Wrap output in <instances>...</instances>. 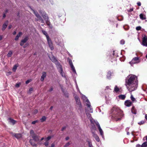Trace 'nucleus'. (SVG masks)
I'll return each instance as SVG.
<instances>
[{
    "mask_svg": "<svg viewBox=\"0 0 147 147\" xmlns=\"http://www.w3.org/2000/svg\"><path fill=\"white\" fill-rule=\"evenodd\" d=\"M112 110L113 113V117L114 119L117 121L120 120L121 119V117L123 116L122 111L119 108L116 107H113Z\"/></svg>",
    "mask_w": 147,
    "mask_h": 147,
    "instance_id": "obj_1",
    "label": "nucleus"
},
{
    "mask_svg": "<svg viewBox=\"0 0 147 147\" xmlns=\"http://www.w3.org/2000/svg\"><path fill=\"white\" fill-rule=\"evenodd\" d=\"M136 76L134 75H130L128 76V79L126 80L125 86L131 85L135 83H137V81L136 79Z\"/></svg>",
    "mask_w": 147,
    "mask_h": 147,
    "instance_id": "obj_2",
    "label": "nucleus"
},
{
    "mask_svg": "<svg viewBox=\"0 0 147 147\" xmlns=\"http://www.w3.org/2000/svg\"><path fill=\"white\" fill-rule=\"evenodd\" d=\"M138 82L135 83L131 85H127L126 87L128 90L130 91H132L135 90L137 87Z\"/></svg>",
    "mask_w": 147,
    "mask_h": 147,
    "instance_id": "obj_3",
    "label": "nucleus"
},
{
    "mask_svg": "<svg viewBox=\"0 0 147 147\" xmlns=\"http://www.w3.org/2000/svg\"><path fill=\"white\" fill-rule=\"evenodd\" d=\"M67 59V61H68L69 64L71 69L73 71V72L75 74H76V71L75 70V67L73 65L71 60L69 58H68Z\"/></svg>",
    "mask_w": 147,
    "mask_h": 147,
    "instance_id": "obj_4",
    "label": "nucleus"
},
{
    "mask_svg": "<svg viewBox=\"0 0 147 147\" xmlns=\"http://www.w3.org/2000/svg\"><path fill=\"white\" fill-rule=\"evenodd\" d=\"M76 100V103L79 107V109H80L82 107L81 104L80 102V98L78 96H76L75 98Z\"/></svg>",
    "mask_w": 147,
    "mask_h": 147,
    "instance_id": "obj_5",
    "label": "nucleus"
},
{
    "mask_svg": "<svg viewBox=\"0 0 147 147\" xmlns=\"http://www.w3.org/2000/svg\"><path fill=\"white\" fill-rule=\"evenodd\" d=\"M28 36H25V37L24 39L22 40L20 43V45H21V46H23L24 43H26L28 40Z\"/></svg>",
    "mask_w": 147,
    "mask_h": 147,
    "instance_id": "obj_6",
    "label": "nucleus"
},
{
    "mask_svg": "<svg viewBox=\"0 0 147 147\" xmlns=\"http://www.w3.org/2000/svg\"><path fill=\"white\" fill-rule=\"evenodd\" d=\"M47 39L49 47L51 50H53L54 49V47L51 39L49 38Z\"/></svg>",
    "mask_w": 147,
    "mask_h": 147,
    "instance_id": "obj_7",
    "label": "nucleus"
},
{
    "mask_svg": "<svg viewBox=\"0 0 147 147\" xmlns=\"http://www.w3.org/2000/svg\"><path fill=\"white\" fill-rule=\"evenodd\" d=\"M147 38L146 36L144 37L142 39V45L143 46L147 47Z\"/></svg>",
    "mask_w": 147,
    "mask_h": 147,
    "instance_id": "obj_8",
    "label": "nucleus"
},
{
    "mask_svg": "<svg viewBox=\"0 0 147 147\" xmlns=\"http://www.w3.org/2000/svg\"><path fill=\"white\" fill-rule=\"evenodd\" d=\"M32 138H33V140L36 142H37L39 140V138L38 136L36 134H34L31 136Z\"/></svg>",
    "mask_w": 147,
    "mask_h": 147,
    "instance_id": "obj_9",
    "label": "nucleus"
},
{
    "mask_svg": "<svg viewBox=\"0 0 147 147\" xmlns=\"http://www.w3.org/2000/svg\"><path fill=\"white\" fill-rule=\"evenodd\" d=\"M47 76L46 73L45 72H43L42 73V75L41 76L40 80L41 81L43 82L45 78Z\"/></svg>",
    "mask_w": 147,
    "mask_h": 147,
    "instance_id": "obj_10",
    "label": "nucleus"
},
{
    "mask_svg": "<svg viewBox=\"0 0 147 147\" xmlns=\"http://www.w3.org/2000/svg\"><path fill=\"white\" fill-rule=\"evenodd\" d=\"M92 133L93 136L95 138L96 140L98 142H99L100 141V139L97 135L94 132L92 131Z\"/></svg>",
    "mask_w": 147,
    "mask_h": 147,
    "instance_id": "obj_11",
    "label": "nucleus"
},
{
    "mask_svg": "<svg viewBox=\"0 0 147 147\" xmlns=\"http://www.w3.org/2000/svg\"><path fill=\"white\" fill-rule=\"evenodd\" d=\"M8 24V21L7 20L3 24L2 26V30L3 31H4L5 30V28H7V25Z\"/></svg>",
    "mask_w": 147,
    "mask_h": 147,
    "instance_id": "obj_12",
    "label": "nucleus"
},
{
    "mask_svg": "<svg viewBox=\"0 0 147 147\" xmlns=\"http://www.w3.org/2000/svg\"><path fill=\"white\" fill-rule=\"evenodd\" d=\"M85 101L86 102V104L87 106H88V107H89V108H90V112L91 113H92V109L90 108V106H91V105H90V103L89 102V101L88 99H86V100Z\"/></svg>",
    "mask_w": 147,
    "mask_h": 147,
    "instance_id": "obj_13",
    "label": "nucleus"
},
{
    "mask_svg": "<svg viewBox=\"0 0 147 147\" xmlns=\"http://www.w3.org/2000/svg\"><path fill=\"white\" fill-rule=\"evenodd\" d=\"M132 104L131 102L129 100H127L125 102V105L127 107L130 106Z\"/></svg>",
    "mask_w": 147,
    "mask_h": 147,
    "instance_id": "obj_14",
    "label": "nucleus"
},
{
    "mask_svg": "<svg viewBox=\"0 0 147 147\" xmlns=\"http://www.w3.org/2000/svg\"><path fill=\"white\" fill-rule=\"evenodd\" d=\"M23 34L21 32H19L18 34H17L15 38V40L17 41L18 40L19 38L22 36Z\"/></svg>",
    "mask_w": 147,
    "mask_h": 147,
    "instance_id": "obj_15",
    "label": "nucleus"
},
{
    "mask_svg": "<svg viewBox=\"0 0 147 147\" xmlns=\"http://www.w3.org/2000/svg\"><path fill=\"white\" fill-rule=\"evenodd\" d=\"M55 64L56 65L57 67V69H61L62 71V67L61 65L60 64L59 62L57 61V62L55 63Z\"/></svg>",
    "mask_w": 147,
    "mask_h": 147,
    "instance_id": "obj_16",
    "label": "nucleus"
},
{
    "mask_svg": "<svg viewBox=\"0 0 147 147\" xmlns=\"http://www.w3.org/2000/svg\"><path fill=\"white\" fill-rule=\"evenodd\" d=\"M86 142L88 143V147H93L91 140L89 139H87L86 140Z\"/></svg>",
    "mask_w": 147,
    "mask_h": 147,
    "instance_id": "obj_17",
    "label": "nucleus"
},
{
    "mask_svg": "<svg viewBox=\"0 0 147 147\" xmlns=\"http://www.w3.org/2000/svg\"><path fill=\"white\" fill-rule=\"evenodd\" d=\"M50 58L53 62L55 63L57 61L55 57L54 56H52L51 57H50Z\"/></svg>",
    "mask_w": 147,
    "mask_h": 147,
    "instance_id": "obj_18",
    "label": "nucleus"
},
{
    "mask_svg": "<svg viewBox=\"0 0 147 147\" xmlns=\"http://www.w3.org/2000/svg\"><path fill=\"white\" fill-rule=\"evenodd\" d=\"M29 142L30 144L33 146H35L37 147V144H35L33 141V140L32 139H30L29 141Z\"/></svg>",
    "mask_w": 147,
    "mask_h": 147,
    "instance_id": "obj_19",
    "label": "nucleus"
},
{
    "mask_svg": "<svg viewBox=\"0 0 147 147\" xmlns=\"http://www.w3.org/2000/svg\"><path fill=\"white\" fill-rule=\"evenodd\" d=\"M13 135L17 139L20 138L22 136L21 134H14Z\"/></svg>",
    "mask_w": 147,
    "mask_h": 147,
    "instance_id": "obj_20",
    "label": "nucleus"
},
{
    "mask_svg": "<svg viewBox=\"0 0 147 147\" xmlns=\"http://www.w3.org/2000/svg\"><path fill=\"white\" fill-rule=\"evenodd\" d=\"M42 17L43 18L45 21H47L48 20H49V18L48 16L45 13L44 14L42 15Z\"/></svg>",
    "mask_w": 147,
    "mask_h": 147,
    "instance_id": "obj_21",
    "label": "nucleus"
},
{
    "mask_svg": "<svg viewBox=\"0 0 147 147\" xmlns=\"http://www.w3.org/2000/svg\"><path fill=\"white\" fill-rule=\"evenodd\" d=\"M140 18L142 20H144L146 19V16L144 15L143 14L141 13L140 15Z\"/></svg>",
    "mask_w": 147,
    "mask_h": 147,
    "instance_id": "obj_22",
    "label": "nucleus"
},
{
    "mask_svg": "<svg viewBox=\"0 0 147 147\" xmlns=\"http://www.w3.org/2000/svg\"><path fill=\"white\" fill-rule=\"evenodd\" d=\"M42 32L45 35L47 39L49 38V36L47 34V33L46 32V31L44 30H42Z\"/></svg>",
    "mask_w": 147,
    "mask_h": 147,
    "instance_id": "obj_23",
    "label": "nucleus"
},
{
    "mask_svg": "<svg viewBox=\"0 0 147 147\" xmlns=\"http://www.w3.org/2000/svg\"><path fill=\"white\" fill-rule=\"evenodd\" d=\"M32 10L33 11L35 15L38 18L40 16L37 12L35 11L34 10L32 9Z\"/></svg>",
    "mask_w": 147,
    "mask_h": 147,
    "instance_id": "obj_24",
    "label": "nucleus"
},
{
    "mask_svg": "<svg viewBox=\"0 0 147 147\" xmlns=\"http://www.w3.org/2000/svg\"><path fill=\"white\" fill-rule=\"evenodd\" d=\"M118 97L121 100L125 99L126 96L124 95H121L119 96Z\"/></svg>",
    "mask_w": 147,
    "mask_h": 147,
    "instance_id": "obj_25",
    "label": "nucleus"
},
{
    "mask_svg": "<svg viewBox=\"0 0 147 147\" xmlns=\"http://www.w3.org/2000/svg\"><path fill=\"white\" fill-rule=\"evenodd\" d=\"M46 117L45 116H43L42 118L40 119V121L41 122H43L46 121Z\"/></svg>",
    "mask_w": 147,
    "mask_h": 147,
    "instance_id": "obj_26",
    "label": "nucleus"
},
{
    "mask_svg": "<svg viewBox=\"0 0 147 147\" xmlns=\"http://www.w3.org/2000/svg\"><path fill=\"white\" fill-rule=\"evenodd\" d=\"M131 112L132 113L135 114L136 113V111L134 107H133L131 109Z\"/></svg>",
    "mask_w": 147,
    "mask_h": 147,
    "instance_id": "obj_27",
    "label": "nucleus"
},
{
    "mask_svg": "<svg viewBox=\"0 0 147 147\" xmlns=\"http://www.w3.org/2000/svg\"><path fill=\"white\" fill-rule=\"evenodd\" d=\"M46 22L47 25L48 26H49L50 27V28H52V27H53L51 25L50 26L51 24H50V22L49 21V20H48L47 21H46Z\"/></svg>",
    "mask_w": 147,
    "mask_h": 147,
    "instance_id": "obj_28",
    "label": "nucleus"
},
{
    "mask_svg": "<svg viewBox=\"0 0 147 147\" xmlns=\"http://www.w3.org/2000/svg\"><path fill=\"white\" fill-rule=\"evenodd\" d=\"M8 119L9 120L10 122L12 123L13 125L15 123L16 121L15 120L12 119L10 118H9Z\"/></svg>",
    "mask_w": 147,
    "mask_h": 147,
    "instance_id": "obj_29",
    "label": "nucleus"
},
{
    "mask_svg": "<svg viewBox=\"0 0 147 147\" xmlns=\"http://www.w3.org/2000/svg\"><path fill=\"white\" fill-rule=\"evenodd\" d=\"M119 91V89L118 87L117 86H115L114 89V91L116 92H117Z\"/></svg>",
    "mask_w": 147,
    "mask_h": 147,
    "instance_id": "obj_30",
    "label": "nucleus"
},
{
    "mask_svg": "<svg viewBox=\"0 0 147 147\" xmlns=\"http://www.w3.org/2000/svg\"><path fill=\"white\" fill-rule=\"evenodd\" d=\"M64 95L65 97L68 98L69 97V94L67 91H63Z\"/></svg>",
    "mask_w": 147,
    "mask_h": 147,
    "instance_id": "obj_31",
    "label": "nucleus"
},
{
    "mask_svg": "<svg viewBox=\"0 0 147 147\" xmlns=\"http://www.w3.org/2000/svg\"><path fill=\"white\" fill-rule=\"evenodd\" d=\"M112 74V73L110 71H109L108 72L107 76V77L109 79L110 77L111 76Z\"/></svg>",
    "mask_w": 147,
    "mask_h": 147,
    "instance_id": "obj_32",
    "label": "nucleus"
},
{
    "mask_svg": "<svg viewBox=\"0 0 147 147\" xmlns=\"http://www.w3.org/2000/svg\"><path fill=\"white\" fill-rule=\"evenodd\" d=\"M147 146V142H145L141 145V147H146Z\"/></svg>",
    "mask_w": 147,
    "mask_h": 147,
    "instance_id": "obj_33",
    "label": "nucleus"
},
{
    "mask_svg": "<svg viewBox=\"0 0 147 147\" xmlns=\"http://www.w3.org/2000/svg\"><path fill=\"white\" fill-rule=\"evenodd\" d=\"M98 128L99 129V131L100 132V135L102 136L103 134V132L102 129H101L100 127H98Z\"/></svg>",
    "mask_w": 147,
    "mask_h": 147,
    "instance_id": "obj_34",
    "label": "nucleus"
},
{
    "mask_svg": "<svg viewBox=\"0 0 147 147\" xmlns=\"http://www.w3.org/2000/svg\"><path fill=\"white\" fill-rule=\"evenodd\" d=\"M98 128L99 129V131L100 132V135L102 136L103 134V132L102 129H101L100 127H98Z\"/></svg>",
    "mask_w": 147,
    "mask_h": 147,
    "instance_id": "obj_35",
    "label": "nucleus"
},
{
    "mask_svg": "<svg viewBox=\"0 0 147 147\" xmlns=\"http://www.w3.org/2000/svg\"><path fill=\"white\" fill-rule=\"evenodd\" d=\"M12 54V52L11 51L9 52L8 53L7 55V56L8 57H10Z\"/></svg>",
    "mask_w": 147,
    "mask_h": 147,
    "instance_id": "obj_36",
    "label": "nucleus"
},
{
    "mask_svg": "<svg viewBox=\"0 0 147 147\" xmlns=\"http://www.w3.org/2000/svg\"><path fill=\"white\" fill-rule=\"evenodd\" d=\"M138 62H138L135 61H133V60H132V61H131L129 63H130V64H131V65H132V64H135V63H137Z\"/></svg>",
    "mask_w": 147,
    "mask_h": 147,
    "instance_id": "obj_37",
    "label": "nucleus"
},
{
    "mask_svg": "<svg viewBox=\"0 0 147 147\" xmlns=\"http://www.w3.org/2000/svg\"><path fill=\"white\" fill-rule=\"evenodd\" d=\"M139 58L138 57H135L134 58H133L132 59L133 61H135L138 62V61L139 60Z\"/></svg>",
    "mask_w": 147,
    "mask_h": 147,
    "instance_id": "obj_38",
    "label": "nucleus"
},
{
    "mask_svg": "<svg viewBox=\"0 0 147 147\" xmlns=\"http://www.w3.org/2000/svg\"><path fill=\"white\" fill-rule=\"evenodd\" d=\"M17 66L16 65H14L13 68V69H12L13 71L15 72L16 71V69L17 68Z\"/></svg>",
    "mask_w": 147,
    "mask_h": 147,
    "instance_id": "obj_39",
    "label": "nucleus"
},
{
    "mask_svg": "<svg viewBox=\"0 0 147 147\" xmlns=\"http://www.w3.org/2000/svg\"><path fill=\"white\" fill-rule=\"evenodd\" d=\"M39 12L41 14L42 16V15L44 14H45V13L44 11L41 10H39Z\"/></svg>",
    "mask_w": 147,
    "mask_h": 147,
    "instance_id": "obj_40",
    "label": "nucleus"
},
{
    "mask_svg": "<svg viewBox=\"0 0 147 147\" xmlns=\"http://www.w3.org/2000/svg\"><path fill=\"white\" fill-rule=\"evenodd\" d=\"M33 90V88H30L29 91L28 92V93L30 94L32 93V92Z\"/></svg>",
    "mask_w": 147,
    "mask_h": 147,
    "instance_id": "obj_41",
    "label": "nucleus"
},
{
    "mask_svg": "<svg viewBox=\"0 0 147 147\" xmlns=\"http://www.w3.org/2000/svg\"><path fill=\"white\" fill-rule=\"evenodd\" d=\"M131 99L132 101H134L135 100V99L134 97L132 95H131Z\"/></svg>",
    "mask_w": 147,
    "mask_h": 147,
    "instance_id": "obj_42",
    "label": "nucleus"
},
{
    "mask_svg": "<svg viewBox=\"0 0 147 147\" xmlns=\"http://www.w3.org/2000/svg\"><path fill=\"white\" fill-rule=\"evenodd\" d=\"M49 142L48 141H46V142L44 143V144L46 146H48Z\"/></svg>",
    "mask_w": 147,
    "mask_h": 147,
    "instance_id": "obj_43",
    "label": "nucleus"
},
{
    "mask_svg": "<svg viewBox=\"0 0 147 147\" xmlns=\"http://www.w3.org/2000/svg\"><path fill=\"white\" fill-rule=\"evenodd\" d=\"M21 83H17L15 85V87L16 88H18L20 86V85H21Z\"/></svg>",
    "mask_w": 147,
    "mask_h": 147,
    "instance_id": "obj_44",
    "label": "nucleus"
},
{
    "mask_svg": "<svg viewBox=\"0 0 147 147\" xmlns=\"http://www.w3.org/2000/svg\"><path fill=\"white\" fill-rule=\"evenodd\" d=\"M38 121H39L38 120H35V121H32V124H34L38 122Z\"/></svg>",
    "mask_w": 147,
    "mask_h": 147,
    "instance_id": "obj_45",
    "label": "nucleus"
},
{
    "mask_svg": "<svg viewBox=\"0 0 147 147\" xmlns=\"http://www.w3.org/2000/svg\"><path fill=\"white\" fill-rule=\"evenodd\" d=\"M51 138V137L50 136H49L45 139V140L48 141L50 140Z\"/></svg>",
    "mask_w": 147,
    "mask_h": 147,
    "instance_id": "obj_46",
    "label": "nucleus"
},
{
    "mask_svg": "<svg viewBox=\"0 0 147 147\" xmlns=\"http://www.w3.org/2000/svg\"><path fill=\"white\" fill-rule=\"evenodd\" d=\"M70 144V143L69 142H67V143L64 146V147H67L68 146H69V145Z\"/></svg>",
    "mask_w": 147,
    "mask_h": 147,
    "instance_id": "obj_47",
    "label": "nucleus"
},
{
    "mask_svg": "<svg viewBox=\"0 0 147 147\" xmlns=\"http://www.w3.org/2000/svg\"><path fill=\"white\" fill-rule=\"evenodd\" d=\"M30 134H31V136L34 134H35L34 132L32 130H31L30 131Z\"/></svg>",
    "mask_w": 147,
    "mask_h": 147,
    "instance_id": "obj_48",
    "label": "nucleus"
},
{
    "mask_svg": "<svg viewBox=\"0 0 147 147\" xmlns=\"http://www.w3.org/2000/svg\"><path fill=\"white\" fill-rule=\"evenodd\" d=\"M141 27L140 26H138L136 28V29L137 30H139L141 29Z\"/></svg>",
    "mask_w": 147,
    "mask_h": 147,
    "instance_id": "obj_49",
    "label": "nucleus"
},
{
    "mask_svg": "<svg viewBox=\"0 0 147 147\" xmlns=\"http://www.w3.org/2000/svg\"><path fill=\"white\" fill-rule=\"evenodd\" d=\"M120 42L121 44L123 45L125 43V41L123 40H121Z\"/></svg>",
    "mask_w": 147,
    "mask_h": 147,
    "instance_id": "obj_50",
    "label": "nucleus"
},
{
    "mask_svg": "<svg viewBox=\"0 0 147 147\" xmlns=\"http://www.w3.org/2000/svg\"><path fill=\"white\" fill-rule=\"evenodd\" d=\"M144 123V121H142L140 122H139L138 123V124L139 125H141L143 124Z\"/></svg>",
    "mask_w": 147,
    "mask_h": 147,
    "instance_id": "obj_51",
    "label": "nucleus"
},
{
    "mask_svg": "<svg viewBox=\"0 0 147 147\" xmlns=\"http://www.w3.org/2000/svg\"><path fill=\"white\" fill-rule=\"evenodd\" d=\"M86 115L87 117L89 118H90L91 117V115L89 113H86Z\"/></svg>",
    "mask_w": 147,
    "mask_h": 147,
    "instance_id": "obj_52",
    "label": "nucleus"
},
{
    "mask_svg": "<svg viewBox=\"0 0 147 147\" xmlns=\"http://www.w3.org/2000/svg\"><path fill=\"white\" fill-rule=\"evenodd\" d=\"M82 98L85 100H86V99H88L84 95H83L82 96Z\"/></svg>",
    "mask_w": 147,
    "mask_h": 147,
    "instance_id": "obj_53",
    "label": "nucleus"
},
{
    "mask_svg": "<svg viewBox=\"0 0 147 147\" xmlns=\"http://www.w3.org/2000/svg\"><path fill=\"white\" fill-rule=\"evenodd\" d=\"M95 123L96 125L97 126L98 128L100 127L99 123L98 122H96Z\"/></svg>",
    "mask_w": 147,
    "mask_h": 147,
    "instance_id": "obj_54",
    "label": "nucleus"
},
{
    "mask_svg": "<svg viewBox=\"0 0 147 147\" xmlns=\"http://www.w3.org/2000/svg\"><path fill=\"white\" fill-rule=\"evenodd\" d=\"M30 81H31L30 80H28L26 82V84H27L29 83Z\"/></svg>",
    "mask_w": 147,
    "mask_h": 147,
    "instance_id": "obj_55",
    "label": "nucleus"
},
{
    "mask_svg": "<svg viewBox=\"0 0 147 147\" xmlns=\"http://www.w3.org/2000/svg\"><path fill=\"white\" fill-rule=\"evenodd\" d=\"M92 129H94V130H95L96 129V128L94 126H93L91 128V131L92 132V131H92Z\"/></svg>",
    "mask_w": 147,
    "mask_h": 147,
    "instance_id": "obj_56",
    "label": "nucleus"
},
{
    "mask_svg": "<svg viewBox=\"0 0 147 147\" xmlns=\"http://www.w3.org/2000/svg\"><path fill=\"white\" fill-rule=\"evenodd\" d=\"M66 128V127L65 126V127H63L62 129H61V130L62 131H63L64 129H65Z\"/></svg>",
    "mask_w": 147,
    "mask_h": 147,
    "instance_id": "obj_57",
    "label": "nucleus"
},
{
    "mask_svg": "<svg viewBox=\"0 0 147 147\" xmlns=\"http://www.w3.org/2000/svg\"><path fill=\"white\" fill-rule=\"evenodd\" d=\"M38 18V20H39L41 21L42 20H43V19L42 18V17H41V16H40Z\"/></svg>",
    "mask_w": 147,
    "mask_h": 147,
    "instance_id": "obj_58",
    "label": "nucleus"
},
{
    "mask_svg": "<svg viewBox=\"0 0 147 147\" xmlns=\"http://www.w3.org/2000/svg\"><path fill=\"white\" fill-rule=\"evenodd\" d=\"M137 5L138 6H140L141 5V3L140 2H138L137 3Z\"/></svg>",
    "mask_w": 147,
    "mask_h": 147,
    "instance_id": "obj_59",
    "label": "nucleus"
},
{
    "mask_svg": "<svg viewBox=\"0 0 147 147\" xmlns=\"http://www.w3.org/2000/svg\"><path fill=\"white\" fill-rule=\"evenodd\" d=\"M53 88L52 87H51L49 90V92H51L53 90Z\"/></svg>",
    "mask_w": 147,
    "mask_h": 147,
    "instance_id": "obj_60",
    "label": "nucleus"
},
{
    "mask_svg": "<svg viewBox=\"0 0 147 147\" xmlns=\"http://www.w3.org/2000/svg\"><path fill=\"white\" fill-rule=\"evenodd\" d=\"M133 8L130 9L128 11L129 12H131L133 11Z\"/></svg>",
    "mask_w": 147,
    "mask_h": 147,
    "instance_id": "obj_61",
    "label": "nucleus"
},
{
    "mask_svg": "<svg viewBox=\"0 0 147 147\" xmlns=\"http://www.w3.org/2000/svg\"><path fill=\"white\" fill-rule=\"evenodd\" d=\"M136 147H141V145L139 144H138L136 145Z\"/></svg>",
    "mask_w": 147,
    "mask_h": 147,
    "instance_id": "obj_62",
    "label": "nucleus"
},
{
    "mask_svg": "<svg viewBox=\"0 0 147 147\" xmlns=\"http://www.w3.org/2000/svg\"><path fill=\"white\" fill-rule=\"evenodd\" d=\"M69 139V138L68 137H67L65 138V140H68Z\"/></svg>",
    "mask_w": 147,
    "mask_h": 147,
    "instance_id": "obj_63",
    "label": "nucleus"
},
{
    "mask_svg": "<svg viewBox=\"0 0 147 147\" xmlns=\"http://www.w3.org/2000/svg\"><path fill=\"white\" fill-rule=\"evenodd\" d=\"M11 27H12V26L11 25H9V26H8V29H10L11 28Z\"/></svg>",
    "mask_w": 147,
    "mask_h": 147,
    "instance_id": "obj_64",
    "label": "nucleus"
}]
</instances>
